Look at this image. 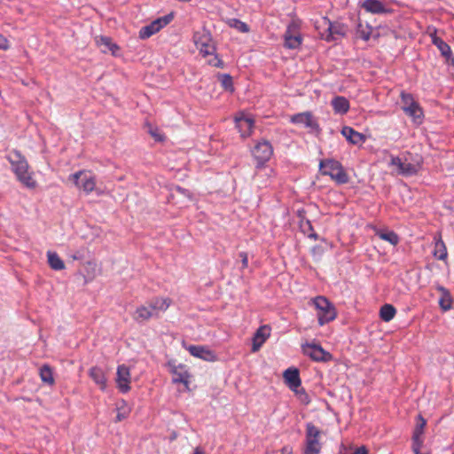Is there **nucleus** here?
Masks as SVG:
<instances>
[{"label": "nucleus", "mask_w": 454, "mask_h": 454, "mask_svg": "<svg viewBox=\"0 0 454 454\" xmlns=\"http://www.w3.org/2000/svg\"><path fill=\"white\" fill-rule=\"evenodd\" d=\"M48 263L52 270H61L65 269L63 260L55 252H48Z\"/></svg>", "instance_id": "nucleus-30"}, {"label": "nucleus", "mask_w": 454, "mask_h": 454, "mask_svg": "<svg viewBox=\"0 0 454 454\" xmlns=\"http://www.w3.org/2000/svg\"><path fill=\"white\" fill-rule=\"evenodd\" d=\"M271 328L268 325H261L253 336L252 352H257L270 335Z\"/></svg>", "instance_id": "nucleus-16"}, {"label": "nucleus", "mask_w": 454, "mask_h": 454, "mask_svg": "<svg viewBox=\"0 0 454 454\" xmlns=\"http://www.w3.org/2000/svg\"><path fill=\"white\" fill-rule=\"evenodd\" d=\"M149 133L157 142H162L165 139V136L159 132L158 128H150Z\"/></svg>", "instance_id": "nucleus-42"}, {"label": "nucleus", "mask_w": 454, "mask_h": 454, "mask_svg": "<svg viewBox=\"0 0 454 454\" xmlns=\"http://www.w3.org/2000/svg\"><path fill=\"white\" fill-rule=\"evenodd\" d=\"M75 185L82 189L86 193L91 192L95 189V177L84 174L83 171H78L70 176Z\"/></svg>", "instance_id": "nucleus-11"}, {"label": "nucleus", "mask_w": 454, "mask_h": 454, "mask_svg": "<svg viewBox=\"0 0 454 454\" xmlns=\"http://www.w3.org/2000/svg\"><path fill=\"white\" fill-rule=\"evenodd\" d=\"M73 258H74V260H78V259H80L81 257H80L79 255H76V254H75V255H74V256H73Z\"/></svg>", "instance_id": "nucleus-49"}, {"label": "nucleus", "mask_w": 454, "mask_h": 454, "mask_svg": "<svg viewBox=\"0 0 454 454\" xmlns=\"http://www.w3.org/2000/svg\"><path fill=\"white\" fill-rule=\"evenodd\" d=\"M217 79L225 90L230 92L234 91L232 77L229 74H218Z\"/></svg>", "instance_id": "nucleus-35"}, {"label": "nucleus", "mask_w": 454, "mask_h": 454, "mask_svg": "<svg viewBox=\"0 0 454 454\" xmlns=\"http://www.w3.org/2000/svg\"><path fill=\"white\" fill-rule=\"evenodd\" d=\"M96 43L101 48V51L106 53L111 51L113 55H116V52L120 50V47L112 42L111 37L108 36H98L95 38Z\"/></svg>", "instance_id": "nucleus-21"}, {"label": "nucleus", "mask_w": 454, "mask_h": 454, "mask_svg": "<svg viewBox=\"0 0 454 454\" xmlns=\"http://www.w3.org/2000/svg\"><path fill=\"white\" fill-rule=\"evenodd\" d=\"M332 106L335 114H345L349 110V101L342 96H337L333 98Z\"/></svg>", "instance_id": "nucleus-27"}, {"label": "nucleus", "mask_w": 454, "mask_h": 454, "mask_svg": "<svg viewBox=\"0 0 454 454\" xmlns=\"http://www.w3.org/2000/svg\"><path fill=\"white\" fill-rule=\"evenodd\" d=\"M341 134L353 145H358L365 140V137L362 133H359L351 127H343Z\"/></svg>", "instance_id": "nucleus-25"}, {"label": "nucleus", "mask_w": 454, "mask_h": 454, "mask_svg": "<svg viewBox=\"0 0 454 454\" xmlns=\"http://www.w3.org/2000/svg\"><path fill=\"white\" fill-rule=\"evenodd\" d=\"M293 391L294 392L295 395L302 404L308 405L310 403V398L303 387H298Z\"/></svg>", "instance_id": "nucleus-38"}, {"label": "nucleus", "mask_w": 454, "mask_h": 454, "mask_svg": "<svg viewBox=\"0 0 454 454\" xmlns=\"http://www.w3.org/2000/svg\"><path fill=\"white\" fill-rule=\"evenodd\" d=\"M390 165L396 167L398 169V174L405 176L416 175L420 168L419 163H411L407 161L406 159L403 160L398 156L391 157Z\"/></svg>", "instance_id": "nucleus-10"}, {"label": "nucleus", "mask_w": 454, "mask_h": 454, "mask_svg": "<svg viewBox=\"0 0 454 454\" xmlns=\"http://www.w3.org/2000/svg\"><path fill=\"white\" fill-rule=\"evenodd\" d=\"M208 64L213 67H221V68H223L224 66L223 60L219 58V56L217 54H215V53H214V58L208 60Z\"/></svg>", "instance_id": "nucleus-44"}, {"label": "nucleus", "mask_w": 454, "mask_h": 454, "mask_svg": "<svg viewBox=\"0 0 454 454\" xmlns=\"http://www.w3.org/2000/svg\"><path fill=\"white\" fill-rule=\"evenodd\" d=\"M193 41L203 56L213 55L215 52V47L212 43L209 31L202 29L195 32L193 34Z\"/></svg>", "instance_id": "nucleus-7"}, {"label": "nucleus", "mask_w": 454, "mask_h": 454, "mask_svg": "<svg viewBox=\"0 0 454 454\" xmlns=\"http://www.w3.org/2000/svg\"><path fill=\"white\" fill-rule=\"evenodd\" d=\"M307 348L304 352L312 360L316 362H328L332 359V355L325 351L319 344H307Z\"/></svg>", "instance_id": "nucleus-13"}, {"label": "nucleus", "mask_w": 454, "mask_h": 454, "mask_svg": "<svg viewBox=\"0 0 454 454\" xmlns=\"http://www.w3.org/2000/svg\"><path fill=\"white\" fill-rule=\"evenodd\" d=\"M396 313V309L391 304H384L380 310V317L385 322L392 320Z\"/></svg>", "instance_id": "nucleus-32"}, {"label": "nucleus", "mask_w": 454, "mask_h": 454, "mask_svg": "<svg viewBox=\"0 0 454 454\" xmlns=\"http://www.w3.org/2000/svg\"><path fill=\"white\" fill-rule=\"evenodd\" d=\"M427 425V420L419 414L417 417V424L412 434V442H423L422 435L424 428Z\"/></svg>", "instance_id": "nucleus-29"}, {"label": "nucleus", "mask_w": 454, "mask_h": 454, "mask_svg": "<svg viewBox=\"0 0 454 454\" xmlns=\"http://www.w3.org/2000/svg\"><path fill=\"white\" fill-rule=\"evenodd\" d=\"M283 378L285 383L291 390H295V388L300 387L301 385L300 372L295 367L286 369L283 373Z\"/></svg>", "instance_id": "nucleus-18"}, {"label": "nucleus", "mask_w": 454, "mask_h": 454, "mask_svg": "<svg viewBox=\"0 0 454 454\" xmlns=\"http://www.w3.org/2000/svg\"><path fill=\"white\" fill-rule=\"evenodd\" d=\"M371 27H366L365 28L363 27L361 23L357 26L356 33L360 38H362L364 41H368L371 36Z\"/></svg>", "instance_id": "nucleus-40"}, {"label": "nucleus", "mask_w": 454, "mask_h": 454, "mask_svg": "<svg viewBox=\"0 0 454 454\" xmlns=\"http://www.w3.org/2000/svg\"><path fill=\"white\" fill-rule=\"evenodd\" d=\"M403 111L412 118V121L416 124H421L424 118V114L421 106L417 102L413 106H402Z\"/></svg>", "instance_id": "nucleus-22"}, {"label": "nucleus", "mask_w": 454, "mask_h": 454, "mask_svg": "<svg viewBox=\"0 0 454 454\" xmlns=\"http://www.w3.org/2000/svg\"><path fill=\"white\" fill-rule=\"evenodd\" d=\"M320 26L325 27V31L322 34V36L328 42L343 37L348 32V27L346 25L340 22H332L326 17L322 18Z\"/></svg>", "instance_id": "nucleus-5"}, {"label": "nucleus", "mask_w": 454, "mask_h": 454, "mask_svg": "<svg viewBox=\"0 0 454 454\" xmlns=\"http://www.w3.org/2000/svg\"><path fill=\"white\" fill-rule=\"evenodd\" d=\"M116 382L119 390L121 393H127L130 389V372L129 368L124 364L119 365L116 372Z\"/></svg>", "instance_id": "nucleus-14"}, {"label": "nucleus", "mask_w": 454, "mask_h": 454, "mask_svg": "<svg viewBox=\"0 0 454 454\" xmlns=\"http://www.w3.org/2000/svg\"><path fill=\"white\" fill-rule=\"evenodd\" d=\"M174 19L173 13H168L165 16L160 17L153 20V24L156 26V28L158 31H160L161 28L166 27L168 24H169Z\"/></svg>", "instance_id": "nucleus-37"}, {"label": "nucleus", "mask_w": 454, "mask_h": 454, "mask_svg": "<svg viewBox=\"0 0 454 454\" xmlns=\"http://www.w3.org/2000/svg\"><path fill=\"white\" fill-rule=\"evenodd\" d=\"M40 377L43 382L51 386L55 380L52 374V370L48 364H43L40 368Z\"/></svg>", "instance_id": "nucleus-34"}, {"label": "nucleus", "mask_w": 454, "mask_h": 454, "mask_svg": "<svg viewBox=\"0 0 454 454\" xmlns=\"http://www.w3.org/2000/svg\"><path fill=\"white\" fill-rule=\"evenodd\" d=\"M376 234L380 239L389 242L391 245L395 246L399 243V237L393 231H379Z\"/></svg>", "instance_id": "nucleus-33"}, {"label": "nucleus", "mask_w": 454, "mask_h": 454, "mask_svg": "<svg viewBox=\"0 0 454 454\" xmlns=\"http://www.w3.org/2000/svg\"><path fill=\"white\" fill-rule=\"evenodd\" d=\"M298 217H299V225L301 230V231L306 234L309 238L317 239V235L316 232H314L313 226L311 224V222L309 219L305 218V211L299 210L298 211Z\"/></svg>", "instance_id": "nucleus-23"}, {"label": "nucleus", "mask_w": 454, "mask_h": 454, "mask_svg": "<svg viewBox=\"0 0 454 454\" xmlns=\"http://www.w3.org/2000/svg\"><path fill=\"white\" fill-rule=\"evenodd\" d=\"M235 121L241 137H249L254 127V121L251 118L241 116L236 117Z\"/></svg>", "instance_id": "nucleus-20"}, {"label": "nucleus", "mask_w": 454, "mask_h": 454, "mask_svg": "<svg viewBox=\"0 0 454 454\" xmlns=\"http://www.w3.org/2000/svg\"><path fill=\"white\" fill-rule=\"evenodd\" d=\"M432 43L438 48L441 51V54L449 62L451 59L452 63L454 62V57L452 56L451 49L447 43H445L442 38L436 36L434 34L432 35Z\"/></svg>", "instance_id": "nucleus-24"}, {"label": "nucleus", "mask_w": 454, "mask_h": 454, "mask_svg": "<svg viewBox=\"0 0 454 454\" xmlns=\"http://www.w3.org/2000/svg\"><path fill=\"white\" fill-rule=\"evenodd\" d=\"M321 431L311 422L306 424V447L304 454H319L321 443L319 437Z\"/></svg>", "instance_id": "nucleus-6"}, {"label": "nucleus", "mask_w": 454, "mask_h": 454, "mask_svg": "<svg viewBox=\"0 0 454 454\" xmlns=\"http://www.w3.org/2000/svg\"><path fill=\"white\" fill-rule=\"evenodd\" d=\"M320 173L324 176H330L338 184H343L348 182V177L342 165L335 160L326 159L319 163Z\"/></svg>", "instance_id": "nucleus-3"}, {"label": "nucleus", "mask_w": 454, "mask_h": 454, "mask_svg": "<svg viewBox=\"0 0 454 454\" xmlns=\"http://www.w3.org/2000/svg\"><path fill=\"white\" fill-rule=\"evenodd\" d=\"M437 289L442 293V295L439 299V306L443 311H447L452 307V297L450 291L440 286Z\"/></svg>", "instance_id": "nucleus-28"}, {"label": "nucleus", "mask_w": 454, "mask_h": 454, "mask_svg": "<svg viewBox=\"0 0 454 454\" xmlns=\"http://www.w3.org/2000/svg\"><path fill=\"white\" fill-rule=\"evenodd\" d=\"M401 100L403 106H410L417 103L413 96L411 93H407L405 91L401 92Z\"/></svg>", "instance_id": "nucleus-41"}, {"label": "nucleus", "mask_w": 454, "mask_h": 454, "mask_svg": "<svg viewBox=\"0 0 454 454\" xmlns=\"http://www.w3.org/2000/svg\"><path fill=\"white\" fill-rule=\"evenodd\" d=\"M171 304V299L154 297L147 302V305H141L137 308L133 314V319L137 323H142L150 318L159 317L160 311H165Z\"/></svg>", "instance_id": "nucleus-2"}, {"label": "nucleus", "mask_w": 454, "mask_h": 454, "mask_svg": "<svg viewBox=\"0 0 454 454\" xmlns=\"http://www.w3.org/2000/svg\"><path fill=\"white\" fill-rule=\"evenodd\" d=\"M231 26L235 27L237 30L242 32V33H247L249 32V27L247 23L238 20L233 19L231 20Z\"/></svg>", "instance_id": "nucleus-39"}, {"label": "nucleus", "mask_w": 454, "mask_h": 454, "mask_svg": "<svg viewBox=\"0 0 454 454\" xmlns=\"http://www.w3.org/2000/svg\"><path fill=\"white\" fill-rule=\"evenodd\" d=\"M433 254L438 260H445L447 258V248L441 238L436 239L434 242V249Z\"/></svg>", "instance_id": "nucleus-31"}, {"label": "nucleus", "mask_w": 454, "mask_h": 454, "mask_svg": "<svg viewBox=\"0 0 454 454\" xmlns=\"http://www.w3.org/2000/svg\"><path fill=\"white\" fill-rule=\"evenodd\" d=\"M362 7L366 12L373 14H383L390 12V10L386 8L383 3L380 0H364Z\"/></svg>", "instance_id": "nucleus-19"}, {"label": "nucleus", "mask_w": 454, "mask_h": 454, "mask_svg": "<svg viewBox=\"0 0 454 454\" xmlns=\"http://www.w3.org/2000/svg\"><path fill=\"white\" fill-rule=\"evenodd\" d=\"M299 26L298 24L293 20L291 21L286 30L284 34V46L287 49L295 50L298 49L302 42V37L300 33H298Z\"/></svg>", "instance_id": "nucleus-9"}, {"label": "nucleus", "mask_w": 454, "mask_h": 454, "mask_svg": "<svg viewBox=\"0 0 454 454\" xmlns=\"http://www.w3.org/2000/svg\"><path fill=\"white\" fill-rule=\"evenodd\" d=\"M8 46V40L4 35H0V49L6 50Z\"/></svg>", "instance_id": "nucleus-46"}, {"label": "nucleus", "mask_w": 454, "mask_h": 454, "mask_svg": "<svg viewBox=\"0 0 454 454\" xmlns=\"http://www.w3.org/2000/svg\"><path fill=\"white\" fill-rule=\"evenodd\" d=\"M239 257L241 259L242 269H247L248 267V255L247 252H240Z\"/></svg>", "instance_id": "nucleus-45"}, {"label": "nucleus", "mask_w": 454, "mask_h": 454, "mask_svg": "<svg viewBox=\"0 0 454 454\" xmlns=\"http://www.w3.org/2000/svg\"><path fill=\"white\" fill-rule=\"evenodd\" d=\"M290 121L294 124H304L307 128H310L317 132H320L321 130L317 121L314 118L310 112L294 114Z\"/></svg>", "instance_id": "nucleus-12"}, {"label": "nucleus", "mask_w": 454, "mask_h": 454, "mask_svg": "<svg viewBox=\"0 0 454 454\" xmlns=\"http://www.w3.org/2000/svg\"><path fill=\"white\" fill-rule=\"evenodd\" d=\"M88 265H90H90L95 266L96 264H95V263H93V262H88Z\"/></svg>", "instance_id": "nucleus-50"}, {"label": "nucleus", "mask_w": 454, "mask_h": 454, "mask_svg": "<svg viewBox=\"0 0 454 454\" xmlns=\"http://www.w3.org/2000/svg\"><path fill=\"white\" fill-rule=\"evenodd\" d=\"M312 302L317 310L319 325H324L335 319L337 316L335 307L328 299L324 296H317Z\"/></svg>", "instance_id": "nucleus-4"}, {"label": "nucleus", "mask_w": 454, "mask_h": 454, "mask_svg": "<svg viewBox=\"0 0 454 454\" xmlns=\"http://www.w3.org/2000/svg\"><path fill=\"white\" fill-rule=\"evenodd\" d=\"M187 349L192 356L205 361L215 362L217 360L215 353L204 346L191 345Z\"/></svg>", "instance_id": "nucleus-17"}, {"label": "nucleus", "mask_w": 454, "mask_h": 454, "mask_svg": "<svg viewBox=\"0 0 454 454\" xmlns=\"http://www.w3.org/2000/svg\"><path fill=\"white\" fill-rule=\"evenodd\" d=\"M168 365L170 367L171 373L174 375L172 379L173 383H183L186 387H188L191 375L186 369V365L181 364L175 365L171 363H168Z\"/></svg>", "instance_id": "nucleus-15"}, {"label": "nucleus", "mask_w": 454, "mask_h": 454, "mask_svg": "<svg viewBox=\"0 0 454 454\" xmlns=\"http://www.w3.org/2000/svg\"><path fill=\"white\" fill-rule=\"evenodd\" d=\"M177 190H178L181 193H185V192H187L185 189L181 188V187H177Z\"/></svg>", "instance_id": "nucleus-48"}, {"label": "nucleus", "mask_w": 454, "mask_h": 454, "mask_svg": "<svg viewBox=\"0 0 454 454\" xmlns=\"http://www.w3.org/2000/svg\"><path fill=\"white\" fill-rule=\"evenodd\" d=\"M12 169L17 176V179L26 187L33 189L36 186V182L28 173V163L24 155L18 150H13L7 156Z\"/></svg>", "instance_id": "nucleus-1"}, {"label": "nucleus", "mask_w": 454, "mask_h": 454, "mask_svg": "<svg viewBox=\"0 0 454 454\" xmlns=\"http://www.w3.org/2000/svg\"><path fill=\"white\" fill-rule=\"evenodd\" d=\"M193 454H205V452L203 451V450L200 447H197L194 450Z\"/></svg>", "instance_id": "nucleus-47"}, {"label": "nucleus", "mask_w": 454, "mask_h": 454, "mask_svg": "<svg viewBox=\"0 0 454 454\" xmlns=\"http://www.w3.org/2000/svg\"><path fill=\"white\" fill-rule=\"evenodd\" d=\"M117 410H118V412H117L116 419H115L116 422H120V421L125 419L129 416V411L127 409H125L124 407H118Z\"/></svg>", "instance_id": "nucleus-43"}, {"label": "nucleus", "mask_w": 454, "mask_h": 454, "mask_svg": "<svg viewBox=\"0 0 454 454\" xmlns=\"http://www.w3.org/2000/svg\"><path fill=\"white\" fill-rule=\"evenodd\" d=\"M252 154L256 160V168H261L270 160L273 154L272 145L267 140L258 142L252 150Z\"/></svg>", "instance_id": "nucleus-8"}, {"label": "nucleus", "mask_w": 454, "mask_h": 454, "mask_svg": "<svg viewBox=\"0 0 454 454\" xmlns=\"http://www.w3.org/2000/svg\"><path fill=\"white\" fill-rule=\"evenodd\" d=\"M90 377L92 380L99 387L101 390H105L106 387V378L104 371L98 367L94 366L90 369L89 372Z\"/></svg>", "instance_id": "nucleus-26"}, {"label": "nucleus", "mask_w": 454, "mask_h": 454, "mask_svg": "<svg viewBox=\"0 0 454 454\" xmlns=\"http://www.w3.org/2000/svg\"><path fill=\"white\" fill-rule=\"evenodd\" d=\"M157 32L159 31L157 30L156 26L152 21L149 25L143 27L139 30V38L142 40L147 39L151 37L153 35L156 34Z\"/></svg>", "instance_id": "nucleus-36"}]
</instances>
